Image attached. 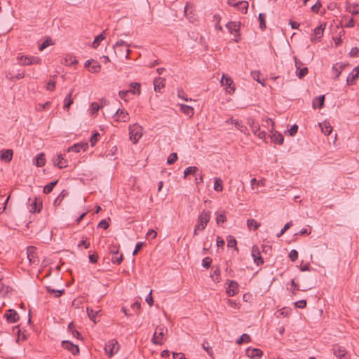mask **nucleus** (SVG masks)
<instances>
[{
    "instance_id": "nucleus-1",
    "label": "nucleus",
    "mask_w": 359,
    "mask_h": 359,
    "mask_svg": "<svg viewBox=\"0 0 359 359\" xmlns=\"http://www.w3.org/2000/svg\"><path fill=\"white\" fill-rule=\"evenodd\" d=\"M210 219V212L203 210L197 219L198 224L194 227V235H198V231H203Z\"/></svg>"
},
{
    "instance_id": "nucleus-2",
    "label": "nucleus",
    "mask_w": 359,
    "mask_h": 359,
    "mask_svg": "<svg viewBox=\"0 0 359 359\" xmlns=\"http://www.w3.org/2000/svg\"><path fill=\"white\" fill-rule=\"evenodd\" d=\"M128 47L129 45L123 40L118 41L113 46L114 53L116 56L124 57L127 59L129 58V54L130 53V50Z\"/></svg>"
},
{
    "instance_id": "nucleus-3",
    "label": "nucleus",
    "mask_w": 359,
    "mask_h": 359,
    "mask_svg": "<svg viewBox=\"0 0 359 359\" xmlns=\"http://www.w3.org/2000/svg\"><path fill=\"white\" fill-rule=\"evenodd\" d=\"M129 135L133 144H136L142 136V128L135 123L129 127Z\"/></svg>"
},
{
    "instance_id": "nucleus-4",
    "label": "nucleus",
    "mask_w": 359,
    "mask_h": 359,
    "mask_svg": "<svg viewBox=\"0 0 359 359\" xmlns=\"http://www.w3.org/2000/svg\"><path fill=\"white\" fill-rule=\"evenodd\" d=\"M120 345L115 339L109 340L104 346V351L109 358L114 356L119 350Z\"/></svg>"
},
{
    "instance_id": "nucleus-5",
    "label": "nucleus",
    "mask_w": 359,
    "mask_h": 359,
    "mask_svg": "<svg viewBox=\"0 0 359 359\" xmlns=\"http://www.w3.org/2000/svg\"><path fill=\"white\" fill-rule=\"evenodd\" d=\"M109 252L112 255L111 262L114 264L119 265L123 261V254L118 255L119 246L116 245H111L109 247Z\"/></svg>"
},
{
    "instance_id": "nucleus-6",
    "label": "nucleus",
    "mask_w": 359,
    "mask_h": 359,
    "mask_svg": "<svg viewBox=\"0 0 359 359\" xmlns=\"http://www.w3.org/2000/svg\"><path fill=\"white\" fill-rule=\"evenodd\" d=\"M164 331L167 332V329L165 330L164 327H156V330L154 332V333L153 334V337L151 339V341L154 344H158V345L163 344V340H164L163 337L165 335Z\"/></svg>"
},
{
    "instance_id": "nucleus-7",
    "label": "nucleus",
    "mask_w": 359,
    "mask_h": 359,
    "mask_svg": "<svg viewBox=\"0 0 359 359\" xmlns=\"http://www.w3.org/2000/svg\"><path fill=\"white\" fill-rule=\"evenodd\" d=\"M248 123L250 126L251 129L254 135H257L260 139H264L266 137V133L260 130V126L259 123H256L252 118L248 119Z\"/></svg>"
},
{
    "instance_id": "nucleus-8",
    "label": "nucleus",
    "mask_w": 359,
    "mask_h": 359,
    "mask_svg": "<svg viewBox=\"0 0 359 359\" xmlns=\"http://www.w3.org/2000/svg\"><path fill=\"white\" fill-rule=\"evenodd\" d=\"M221 83L222 86H226V90L227 93H229V94H232L234 93V84L231 77L228 76L227 75L223 74L221 79Z\"/></svg>"
},
{
    "instance_id": "nucleus-9",
    "label": "nucleus",
    "mask_w": 359,
    "mask_h": 359,
    "mask_svg": "<svg viewBox=\"0 0 359 359\" xmlns=\"http://www.w3.org/2000/svg\"><path fill=\"white\" fill-rule=\"evenodd\" d=\"M114 118L116 122H128L130 120V116L127 111L121 109L116 110Z\"/></svg>"
},
{
    "instance_id": "nucleus-10",
    "label": "nucleus",
    "mask_w": 359,
    "mask_h": 359,
    "mask_svg": "<svg viewBox=\"0 0 359 359\" xmlns=\"http://www.w3.org/2000/svg\"><path fill=\"white\" fill-rule=\"evenodd\" d=\"M27 258L29 262L33 264L37 265L39 264V258L36 255V248L34 246H29L27 248Z\"/></svg>"
},
{
    "instance_id": "nucleus-11",
    "label": "nucleus",
    "mask_w": 359,
    "mask_h": 359,
    "mask_svg": "<svg viewBox=\"0 0 359 359\" xmlns=\"http://www.w3.org/2000/svg\"><path fill=\"white\" fill-rule=\"evenodd\" d=\"M325 27V25H320V26L314 29L313 33L311 36V40L312 42L316 43L317 41H320L321 38L323 36Z\"/></svg>"
},
{
    "instance_id": "nucleus-12",
    "label": "nucleus",
    "mask_w": 359,
    "mask_h": 359,
    "mask_svg": "<svg viewBox=\"0 0 359 359\" xmlns=\"http://www.w3.org/2000/svg\"><path fill=\"white\" fill-rule=\"evenodd\" d=\"M4 317L8 323H14L19 320L18 313L14 309H8L4 314Z\"/></svg>"
},
{
    "instance_id": "nucleus-13",
    "label": "nucleus",
    "mask_w": 359,
    "mask_h": 359,
    "mask_svg": "<svg viewBox=\"0 0 359 359\" xmlns=\"http://www.w3.org/2000/svg\"><path fill=\"white\" fill-rule=\"evenodd\" d=\"M359 77V66L355 67L346 78V84L348 86L354 85L355 80Z\"/></svg>"
},
{
    "instance_id": "nucleus-14",
    "label": "nucleus",
    "mask_w": 359,
    "mask_h": 359,
    "mask_svg": "<svg viewBox=\"0 0 359 359\" xmlns=\"http://www.w3.org/2000/svg\"><path fill=\"white\" fill-rule=\"evenodd\" d=\"M62 346L69 351L73 355H77L79 353V348L69 341H62Z\"/></svg>"
},
{
    "instance_id": "nucleus-15",
    "label": "nucleus",
    "mask_w": 359,
    "mask_h": 359,
    "mask_svg": "<svg viewBox=\"0 0 359 359\" xmlns=\"http://www.w3.org/2000/svg\"><path fill=\"white\" fill-rule=\"evenodd\" d=\"M252 256L254 259V262L257 265H262L264 264V259L260 255V251L257 246L254 245L252 250Z\"/></svg>"
},
{
    "instance_id": "nucleus-16",
    "label": "nucleus",
    "mask_w": 359,
    "mask_h": 359,
    "mask_svg": "<svg viewBox=\"0 0 359 359\" xmlns=\"http://www.w3.org/2000/svg\"><path fill=\"white\" fill-rule=\"evenodd\" d=\"M54 165L57 166L58 168H64L67 166V160H65L61 154H57L53 158Z\"/></svg>"
},
{
    "instance_id": "nucleus-17",
    "label": "nucleus",
    "mask_w": 359,
    "mask_h": 359,
    "mask_svg": "<svg viewBox=\"0 0 359 359\" xmlns=\"http://www.w3.org/2000/svg\"><path fill=\"white\" fill-rule=\"evenodd\" d=\"M238 284L235 280H230L226 289V294L229 297H233L238 292Z\"/></svg>"
},
{
    "instance_id": "nucleus-18",
    "label": "nucleus",
    "mask_w": 359,
    "mask_h": 359,
    "mask_svg": "<svg viewBox=\"0 0 359 359\" xmlns=\"http://www.w3.org/2000/svg\"><path fill=\"white\" fill-rule=\"evenodd\" d=\"M13 155V151L11 149L1 151L0 159L6 163L11 161Z\"/></svg>"
},
{
    "instance_id": "nucleus-19",
    "label": "nucleus",
    "mask_w": 359,
    "mask_h": 359,
    "mask_svg": "<svg viewBox=\"0 0 359 359\" xmlns=\"http://www.w3.org/2000/svg\"><path fill=\"white\" fill-rule=\"evenodd\" d=\"M334 355L339 359H346V351L341 346H334L333 347Z\"/></svg>"
},
{
    "instance_id": "nucleus-20",
    "label": "nucleus",
    "mask_w": 359,
    "mask_h": 359,
    "mask_svg": "<svg viewBox=\"0 0 359 359\" xmlns=\"http://www.w3.org/2000/svg\"><path fill=\"white\" fill-rule=\"evenodd\" d=\"M88 148V144L87 142H80L74 144L73 146L68 149V151H73L76 153H79L81 150L86 151Z\"/></svg>"
},
{
    "instance_id": "nucleus-21",
    "label": "nucleus",
    "mask_w": 359,
    "mask_h": 359,
    "mask_svg": "<svg viewBox=\"0 0 359 359\" xmlns=\"http://www.w3.org/2000/svg\"><path fill=\"white\" fill-rule=\"evenodd\" d=\"M346 65L344 64H336L332 67V72L334 76V79H339L341 71L346 67Z\"/></svg>"
},
{
    "instance_id": "nucleus-22",
    "label": "nucleus",
    "mask_w": 359,
    "mask_h": 359,
    "mask_svg": "<svg viewBox=\"0 0 359 359\" xmlns=\"http://www.w3.org/2000/svg\"><path fill=\"white\" fill-rule=\"evenodd\" d=\"M325 99V97L324 95L316 97L315 99H313V100L312 102L313 107L314 109L315 108H318V109L323 108L324 106Z\"/></svg>"
},
{
    "instance_id": "nucleus-23",
    "label": "nucleus",
    "mask_w": 359,
    "mask_h": 359,
    "mask_svg": "<svg viewBox=\"0 0 359 359\" xmlns=\"http://www.w3.org/2000/svg\"><path fill=\"white\" fill-rule=\"evenodd\" d=\"M154 90L156 92H161L165 87V79L161 77L156 78L154 81Z\"/></svg>"
},
{
    "instance_id": "nucleus-24",
    "label": "nucleus",
    "mask_w": 359,
    "mask_h": 359,
    "mask_svg": "<svg viewBox=\"0 0 359 359\" xmlns=\"http://www.w3.org/2000/svg\"><path fill=\"white\" fill-rule=\"evenodd\" d=\"M74 89H72L69 94L65 97L64 101L65 104L63 108L65 110H69L70 106L73 104V99L72 98V95L73 93Z\"/></svg>"
},
{
    "instance_id": "nucleus-25",
    "label": "nucleus",
    "mask_w": 359,
    "mask_h": 359,
    "mask_svg": "<svg viewBox=\"0 0 359 359\" xmlns=\"http://www.w3.org/2000/svg\"><path fill=\"white\" fill-rule=\"evenodd\" d=\"M320 127L321 128L322 132L325 135H329L332 131V127L331 126L329 122L324 121L323 123H320Z\"/></svg>"
},
{
    "instance_id": "nucleus-26",
    "label": "nucleus",
    "mask_w": 359,
    "mask_h": 359,
    "mask_svg": "<svg viewBox=\"0 0 359 359\" xmlns=\"http://www.w3.org/2000/svg\"><path fill=\"white\" fill-rule=\"evenodd\" d=\"M42 208V202L37 198H35V200L31 204V212H39L41 211V209Z\"/></svg>"
},
{
    "instance_id": "nucleus-27",
    "label": "nucleus",
    "mask_w": 359,
    "mask_h": 359,
    "mask_svg": "<svg viewBox=\"0 0 359 359\" xmlns=\"http://www.w3.org/2000/svg\"><path fill=\"white\" fill-rule=\"evenodd\" d=\"M346 9L347 11L351 13L353 15H357L359 13V5L358 4L352 5L351 3L346 2Z\"/></svg>"
},
{
    "instance_id": "nucleus-28",
    "label": "nucleus",
    "mask_w": 359,
    "mask_h": 359,
    "mask_svg": "<svg viewBox=\"0 0 359 359\" xmlns=\"http://www.w3.org/2000/svg\"><path fill=\"white\" fill-rule=\"evenodd\" d=\"M271 141L278 144H282L284 141V137L282 134L275 132L271 135Z\"/></svg>"
},
{
    "instance_id": "nucleus-29",
    "label": "nucleus",
    "mask_w": 359,
    "mask_h": 359,
    "mask_svg": "<svg viewBox=\"0 0 359 359\" xmlns=\"http://www.w3.org/2000/svg\"><path fill=\"white\" fill-rule=\"evenodd\" d=\"M238 10L241 11L242 13H247L248 9V2L246 1H240L237 2V6H235Z\"/></svg>"
},
{
    "instance_id": "nucleus-30",
    "label": "nucleus",
    "mask_w": 359,
    "mask_h": 359,
    "mask_svg": "<svg viewBox=\"0 0 359 359\" xmlns=\"http://www.w3.org/2000/svg\"><path fill=\"white\" fill-rule=\"evenodd\" d=\"M69 194L68 191L65 189L62 190L60 194H59V196L55 198V200L54 201V205L55 206H59L62 200L66 197Z\"/></svg>"
},
{
    "instance_id": "nucleus-31",
    "label": "nucleus",
    "mask_w": 359,
    "mask_h": 359,
    "mask_svg": "<svg viewBox=\"0 0 359 359\" xmlns=\"http://www.w3.org/2000/svg\"><path fill=\"white\" fill-rule=\"evenodd\" d=\"M35 160H36L35 165L37 167L43 166L46 163L45 154L43 153H40L39 154H38L36 156Z\"/></svg>"
},
{
    "instance_id": "nucleus-32",
    "label": "nucleus",
    "mask_w": 359,
    "mask_h": 359,
    "mask_svg": "<svg viewBox=\"0 0 359 359\" xmlns=\"http://www.w3.org/2000/svg\"><path fill=\"white\" fill-rule=\"evenodd\" d=\"M247 354L252 358H260L263 355V352L259 348H252L251 350L248 349L247 351Z\"/></svg>"
},
{
    "instance_id": "nucleus-33",
    "label": "nucleus",
    "mask_w": 359,
    "mask_h": 359,
    "mask_svg": "<svg viewBox=\"0 0 359 359\" xmlns=\"http://www.w3.org/2000/svg\"><path fill=\"white\" fill-rule=\"evenodd\" d=\"M17 60H18L19 64L21 65H32L30 56L20 55L17 57Z\"/></svg>"
},
{
    "instance_id": "nucleus-34",
    "label": "nucleus",
    "mask_w": 359,
    "mask_h": 359,
    "mask_svg": "<svg viewBox=\"0 0 359 359\" xmlns=\"http://www.w3.org/2000/svg\"><path fill=\"white\" fill-rule=\"evenodd\" d=\"M231 122L235 125L236 128L243 133H246L248 128L245 126L243 125L241 121L231 118Z\"/></svg>"
},
{
    "instance_id": "nucleus-35",
    "label": "nucleus",
    "mask_w": 359,
    "mask_h": 359,
    "mask_svg": "<svg viewBox=\"0 0 359 359\" xmlns=\"http://www.w3.org/2000/svg\"><path fill=\"white\" fill-rule=\"evenodd\" d=\"M180 107L181 111L186 115H188L189 116H191L194 115L193 107L186 105V104H180Z\"/></svg>"
},
{
    "instance_id": "nucleus-36",
    "label": "nucleus",
    "mask_w": 359,
    "mask_h": 359,
    "mask_svg": "<svg viewBox=\"0 0 359 359\" xmlns=\"http://www.w3.org/2000/svg\"><path fill=\"white\" fill-rule=\"evenodd\" d=\"M226 27L229 32L232 34L233 32H238L239 30V25L236 22H229L226 25Z\"/></svg>"
},
{
    "instance_id": "nucleus-37",
    "label": "nucleus",
    "mask_w": 359,
    "mask_h": 359,
    "mask_svg": "<svg viewBox=\"0 0 359 359\" xmlns=\"http://www.w3.org/2000/svg\"><path fill=\"white\" fill-rule=\"evenodd\" d=\"M107 30H104L103 31L102 33H101L100 34H99L98 36H97L93 42V44H92V46L94 48H97V46H99L100 41H102V40H104L105 39V36H104V33L106 32Z\"/></svg>"
},
{
    "instance_id": "nucleus-38",
    "label": "nucleus",
    "mask_w": 359,
    "mask_h": 359,
    "mask_svg": "<svg viewBox=\"0 0 359 359\" xmlns=\"http://www.w3.org/2000/svg\"><path fill=\"white\" fill-rule=\"evenodd\" d=\"M198 170V168L196 166H189L184 171V177L186 178L189 175H194Z\"/></svg>"
},
{
    "instance_id": "nucleus-39",
    "label": "nucleus",
    "mask_w": 359,
    "mask_h": 359,
    "mask_svg": "<svg viewBox=\"0 0 359 359\" xmlns=\"http://www.w3.org/2000/svg\"><path fill=\"white\" fill-rule=\"evenodd\" d=\"M57 182L58 180H56L46 185L43 188V193L46 194H50L53 191L54 187L57 184Z\"/></svg>"
},
{
    "instance_id": "nucleus-40",
    "label": "nucleus",
    "mask_w": 359,
    "mask_h": 359,
    "mask_svg": "<svg viewBox=\"0 0 359 359\" xmlns=\"http://www.w3.org/2000/svg\"><path fill=\"white\" fill-rule=\"evenodd\" d=\"M90 65L89 71L92 73H98L101 69V65L95 60H93V63Z\"/></svg>"
},
{
    "instance_id": "nucleus-41",
    "label": "nucleus",
    "mask_w": 359,
    "mask_h": 359,
    "mask_svg": "<svg viewBox=\"0 0 359 359\" xmlns=\"http://www.w3.org/2000/svg\"><path fill=\"white\" fill-rule=\"evenodd\" d=\"M46 290L49 293H55V297H59L65 293V289L55 290L53 289L50 286H46Z\"/></svg>"
},
{
    "instance_id": "nucleus-42",
    "label": "nucleus",
    "mask_w": 359,
    "mask_h": 359,
    "mask_svg": "<svg viewBox=\"0 0 359 359\" xmlns=\"http://www.w3.org/2000/svg\"><path fill=\"white\" fill-rule=\"evenodd\" d=\"M236 245L237 242L235 238L232 236H229L227 237V246L229 248H234L235 250H238Z\"/></svg>"
},
{
    "instance_id": "nucleus-43",
    "label": "nucleus",
    "mask_w": 359,
    "mask_h": 359,
    "mask_svg": "<svg viewBox=\"0 0 359 359\" xmlns=\"http://www.w3.org/2000/svg\"><path fill=\"white\" fill-rule=\"evenodd\" d=\"M266 15L264 13H259V28L263 31L266 29Z\"/></svg>"
},
{
    "instance_id": "nucleus-44",
    "label": "nucleus",
    "mask_w": 359,
    "mask_h": 359,
    "mask_svg": "<svg viewBox=\"0 0 359 359\" xmlns=\"http://www.w3.org/2000/svg\"><path fill=\"white\" fill-rule=\"evenodd\" d=\"M214 189L216 191H222L223 190L222 181L219 178H215L214 182Z\"/></svg>"
},
{
    "instance_id": "nucleus-45",
    "label": "nucleus",
    "mask_w": 359,
    "mask_h": 359,
    "mask_svg": "<svg viewBox=\"0 0 359 359\" xmlns=\"http://www.w3.org/2000/svg\"><path fill=\"white\" fill-rule=\"evenodd\" d=\"M250 341V337L248 334H243L240 338L236 341L238 344H242L243 343H248Z\"/></svg>"
},
{
    "instance_id": "nucleus-46",
    "label": "nucleus",
    "mask_w": 359,
    "mask_h": 359,
    "mask_svg": "<svg viewBox=\"0 0 359 359\" xmlns=\"http://www.w3.org/2000/svg\"><path fill=\"white\" fill-rule=\"evenodd\" d=\"M52 39L50 38H47L39 46V50L40 51H42L44 50L46 47H48L50 45H53Z\"/></svg>"
},
{
    "instance_id": "nucleus-47",
    "label": "nucleus",
    "mask_w": 359,
    "mask_h": 359,
    "mask_svg": "<svg viewBox=\"0 0 359 359\" xmlns=\"http://www.w3.org/2000/svg\"><path fill=\"white\" fill-rule=\"evenodd\" d=\"M247 225L250 229L253 227L254 229H257L258 227L260 226V224H258L257 221L255 220L254 219H248L247 220Z\"/></svg>"
},
{
    "instance_id": "nucleus-48",
    "label": "nucleus",
    "mask_w": 359,
    "mask_h": 359,
    "mask_svg": "<svg viewBox=\"0 0 359 359\" xmlns=\"http://www.w3.org/2000/svg\"><path fill=\"white\" fill-rule=\"evenodd\" d=\"M100 311H94L92 309L87 308L88 316L94 323H96L95 316Z\"/></svg>"
},
{
    "instance_id": "nucleus-49",
    "label": "nucleus",
    "mask_w": 359,
    "mask_h": 359,
    "mask_svg": "<svg viewBox=\"0 0 359 359\" xmlns=\"http://www.w3.org/2000/svg\"><path fill=\"white\" fill-rule=\"evenodd\" d=\"M299 71L297 72V75L299 77V79L304 78L307 74H308V68L307 67H303L302 69H299Z\"/></svg>"
},
{
    "instance_id": "nucleus-50",
    "label": "nucleus",
    "mask_w": 359,
    "mask_h": 359,
    "mask_svg": "<svg viewBox=\"0 0 359 359\" xmlns=\"http://www.w3.org/2000/svg\"><path fill=\"white\" fill-rule=\"evenodd\" d=\"M100 133L97 132H95L90 137V142L92 147H94L97 142L98 141V138L100 137Z\"/></svg>"
},
{
    "instance_id": "nucleus-51",
    "label": "nucleus",
    "mask_w": 359,
    "mask_h": 359,
    "mask_svg": "<svg viewBox=\"0 0 359 359\" xmlns=\"http://www.w3.org/2000/svg\"><path fill=\"white\" fill-rule=\"evenodd\" d=\"M212 259L210 257H206L202 260V265L205 269H209L212 263Z\"/></svg>"
},
{
    "instance_id": "nucleus-52",
    "label": "nucleus",
    "mask_w": 359,
    "mask_h": 359,
    "mask_svg": "<svg viewBox=\"0 0 359 359\" xmlns=\"http://www.w3.org/2000/svg\"><path fill=\"white\" fill-rule=\"evenodd\" d=\"M177 160V155L176 153H172L167 159V163L168 165L173 164Z\"/></svg>"
},
{
    "instance_id": "nucleus-53",
    "label": "nucleus",
    "mask_w": 359,
    "mask_h": 359,
    "mask_svg": "<svg viewBox=\"0 0 359 359\" xmlns=\"http://www.w3.org/2000/svg\"><path fill=\"white\" fill-rule=\"evenodd\" d=\"M226 221V217L224 213H217L216 222L217 224L224 223Z\"/></svg>"
},
{
    "instance_id": "nucleus-54",
    "label": "nucleus",
    "mask_w": 359,
    "mask_h": 359,
    "mask_svg": "<svg viewBox=\"0 0 359 359\" xmlns=\"http://www.w3.org/2000/svg\"><path fill=\"white\" fill-rule=\"evenodd\" d=\"M289 257L292 262H295L298 258V252L296 250H292L289 253Z\"/></svg>"
},
{
    "instance_id": "nucleus-55",
    "label": "nucleus",
    "mask_w": 359,
    "mask_h": 359,
    "mask_svg": "<svg viewBox=\"0 0 359 359\" xmlns=\"http://www.w3.org/2000/svg\"><path fill=\"white\" fill-rule=\"evenodd\" d=\"M292 225V222L290 221L286 223L284 227L281 229L280 232L277 235L278 237L282 236L288 229H290Z\"/></svg>"
},
{
    "instance_id": "nucleus-56",
    "label": "nucleus",
    "mask_w": 359,
    "mask_h": 359,
    "mask_svg": "<svg viewBox=\"0 0 359 359\" xmlns=\"http://www.w3.org/2000/svg\"><path fill=\"white\" fill-rule=\"evenodd\" d=\"M144 245V242H140V243H137L135 245V248L133 252V255H136L138 252L142 248V247Z\"/></svg>"
},
{
    "instance_id": "nucleus-57",
    "label": "nucleus",
    "mask_w": 359,
    "mask_h": 359,
    "mask_svg": "<svg viewBox=\"0 0 359 359\" xmlns=\"http://www.w3.org/2000/svg\"><path fill=\"white\" fill-rule=\"evenodd\" d=\"M297 130H298V126L294 124V125L292 126V127L287 130V132L290 136H294L297 133Z\"/></svg>"
},
{
    "instance_id": "nucleus-58",
    "label": "nucleus",
    "mask_w": 359,
    "mask_h": 359,
    "mask_svg": "<svg viewBox=\"0 0 359 359\" xmlns=\"http://www.w3.org/2000/svg\"><path fill=\"white\" fill-rule=\"evenodd\" d=\"M202 347L204 350L206 351V352L209 354V355H212V348L211 347L209 346L208 343L205 341L203 344H202Z\"/></svg>"
},
{
    "instance_id": "nucleus-59",
    "label": "nucleus",
    "mask_w": 359,
    "mask_h": 359,
    "mask_svg": "<svg viewBox=\"0 0 359 359\" xmlns=\"http://www.w3.org/2000/svg\"><path fill=\"white\" fill-rule=\"evenodd\" d=\"M109 226V222L106 219H102L100 221L97 225L98 228H102L104 229H107Z\"/></svg>"
},
{
    "instance_id": "nucleus-60",
    "label": "nucleus",
    "mask_w": 359,
    "mask_h": 359,
    "mask_svg": "<svg viewBox=\"0 0 359 359\" xmlns=\"http://www.w3.org/2000/svg\"><path fill=\"white\" fill-rule=\"evenodd\" d=\"M294 305L297 308L299 309H304L306 306V300H299L294 303Z\"/></svg>"
},
{
    "instance_id": "nucleus-61",
    "label": "nucleus",
    "mask_w": 359,
    "mask_h": 359,
    "mask_svg": "<svg viewBox=\"0 0 359 359\" xmlns=\"http://www.w3.org/2000/svg\"><path fill=\"white\" fill-rule=\"evenodd\" d=\"M65 60L67 62H68V65H75L78 63L77 60L72 56H69V59L67 57L65 58Z\"/></svg>"
},
{
    "instance_id": "nucleus-62",
    "label": "nucleus",
    "mask_w": 359,
    "mask_h": 359,
    "mask_svg": "<svg viewBox=\"0 0 359 359\" xmlns=\"http://www.w3.org/2000/svg\"><path fill=\"white\" fill-rule=\"evenodd\" d=\"M156 236H157V233L154 230L151 229L147 232V233L146 235V238L147 239H149V238L154 239L156 237Z\"/></svg>"
},
{
    "instance_id": "nucleus-63",
    "label": "nucleus",
    "mask_w": 359,
    "mask_h": 359,
    "mask_svg": "<svg viewBox=\"0 0 359 359\" xmlns=\"http://www.w3.org/2000/svg\"><path fill=\"white\" fill-rule=\"evenodd\" d=\"M46 89L50 91H53L55 89V82L53 81H49L46 85Z\"/></svg>"
},
{
    "instance_id": "nucleus-64",
    "label": "nucleus",
    "mask_w": 359,
    "mask_h": 359,
    "mask_svg": "<svg viewBox=\"0 0 359 359\" xmlns=\"http://www.w3.org/2000/svg\"><path fill=\"white\" fill-rule=\"evenodd\" d=\"M321 2L318 0L312 7L311 11L314 13H318L320 8L321 7Z\"/></svg>"
}]
</instances>
